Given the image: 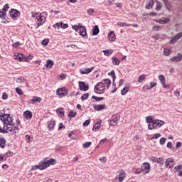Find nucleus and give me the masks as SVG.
<instances>
[{
	"instance_id": "nucleus-1",
	"label": "nucleus",
	"mask_w": 182,
	"mask_h": 182,
	"mask_svg": "<svg viewBox=\"0 0 182 182\" xmlns=\"http://www.w3.org/2000/svg\"><path fill=\"white\" fill-rule=\"evenodd\" d=\"M0 120H1V123L4 124L2 128L0 122V133L5 134L10 132L11 134H14V133L16 134L19 132V127L15 125V122H14L13 118L11 117V114H4L3 115H0Z\"/></svg>"
},
{
	"instance_id": "nucleus-2",
	"label": "nucleus",
	"mask_w": 182,
	"mask_h": 182,
	"mask_svg": "<svg viewBox=\"0 0 182 182\" xmlns=\"http://www.w3.org/2000/svg\"><path fill=\"white\" fill-rule=\"evenodd\" d=\"M33 18H36L35 21L38 28L43 25L46 22V18H48V13L43 12L42 14L35 13L32 14Z\"/></svg>"
},
{
	"instance_id": "nucleus-3",
	"label": "nucleus",
	"mask_w": 182,
	"mask_h": 182,
	"mask_svg": "<svg viewBox=\"0 0 182 182\" xmlns=\"http://www.w3.org/2000/svg\"><path fill=\"white\" fill-rule=\"evenodd\" d=\"M105 84L103 82H98L94 88V91L97 93V95H102L105 93Z\"/></svg>"
},
{
	"instance_id": "nucleus-4",
	"label": "nucleus",
	"mask_w": 182,
	"mask_h": 182,
	"mask_svg": "<svg viewBox=\"0 0 182 182\" xmlns=\"http://www.w3.org/2000/svg\"><path fill=\"white\" fill-rule=\"evenodd\" d=\"M68 90L65 87L57 89L56 94L59 97H65L68 95Z\"/></svg>"
},
{
	"instance_id": "nucleus-5",
	"label": "nucleus",
	"mask_w": 182,
	"mask_h": 182,
	"mask_svg": "<svg viewBox=\"0 0 182 182\" xmlns=\"http://www.w3.org/2000/svg\"><path fill=\"white\" fill-rule=\"evenodd\" d=\"M119 120H120V116L117 114L113 115L109 121V126H116Z\"/></svg>"
},
{
	"instance_id": "nucleus-6",
	"label": "nucleus",
	"mask_w": 182,
	"mask_h": 182,
	"mask_svg": "<svg viewBox=\"0 0 182 182\" xmlns=\"http://www.w3.org/2000/svg\"><path fill=\"white\" fill-rule=\"evenodd\" d=\"M141 171H144V173H145V174H149V173H150V164L147 163V162H144L142 164L141 166Z\"/></svg>"
},
{
	"instance_id": "nucleus-7",
	"label": "nucleus",
	"mask_w": 182,
	"mask_h": 182,
	"mask_svg": "<svg viewBox=\"0 0 182 182\" xmlns=\"http://www.w3.org/2000/svg\"><path fill=\"white\" fill-rule=\"evenodd\" d=\"M46 168L45 167V164L43 161H41L38 165H35L31 168V171H33L34 170H45Z\"/></svg>"
},
{
	"instance_id": "nucleus-8",
	"label": "nucleus",
	"mask_w": 182,
	"mask_h": 182,
	"mask_svg": "<svg viewBox=\"0 0 182 182\" xmlns=\"http://www.w3.org/2000/svg\"><path fill=\"white\" fill-rule=\"evenodd\" d=\"M180 38H182V32L178 33V34L175 35L173 37H171L169 43L171 45H174V43H176V42L180 39Z\"/></svg>"
},
{
	"instance_id": "nucleus-9",
	"label": "nucleus",
	"mask_w": 182,
	"mask_h": 182,
	"mask_svg": "<svg viewBox=\"0 0 182 182\" xmlns=\"http://www.w3.org/2000/svg\"><path fill=\"white\" fill-rule=\"evenodd\" d=\"M165 167H167V168H173V167H174V159L172 158L167 159L165 162Z\"/></svg>"
},
{
	"instance_id": "nucleus-10",
	"label": "nucleus",
	"mask_w": 182,
	"mask_h": 182,
	"mask_svg": "<svg viewBox=\"0 0 182 182\" xmlns=\"http://www.w3.org/2000/svg\"><path fill=\"white\" fill-rule=\"evenodd\" d=\"M79 87L80 90L82 92H86L87 90H89V85L85 83L83 81L79 82Z\"/></svg>"
},
{
	"instance_id": "nucleus-11",
	"label": "nucleus",
	"mask_w": 182,
	"mask_h": 182,
	"mask_svg": "<svg viewBox=\"0 0 182 182\" xmlns=\"http://www.w3.org/2000/svg\"><path fill=\"white\" fill-rule=\"evenodd\" d=\"M94 69L95 67H91L90 68H82L80 69V73H81V75H88V73L92 72Z\"/></svg>"
},
{
	"instance_id": "nucleus-12",
	"label": "nucleus",
	"mask_w": 182,
	"mask_h": 182,
	"mask_svg": "<svg viewBox=\"0 0 182 182\" xmlns=\"http://www.w3.org/2000/svg\"><path fill=\"white\" fill-rule=\"evenodd\" d=\"M19 14V11L15 9H11L9 11V16L10 18H12L13 19L18 17V15Z\"/></svg>"
},
{
	"instance_id": "nucleus-13",
	"label": "nucleus",
	"mask_w": 182,
	"mask_h": 182,
	"mask_svg": "<svg viewBox=\"0 0 182 182\" xmlns=\"http://www.w3.org/2000/svg\"><path fill=\"white\" fill-rule=\"evenodd\" d=\"M54 164H56V160L53 159H51L48 161H44V167H46V168H48L50 165L54 166Z\"/></svg>"
},
{
	"instance_id": "nucleus-14",
	"label": "nucleus",
	"mask_w": 182,
	"mask_h": 182,
	"mask_svg": "<svg viewBox=\"0 0 182 182\" xmlns=\"http://www.w3.org/2000/svg\"><path fill=\"white\" fill-rule=\"evenodd\" d=\"M155 86H157V82H151L150 86L145 85L142 87V89H143V90H151L153 89V87H154Z\"/></svg>"
},
{
	"instance_id": "nucleus-15",
	"label": "nucleus",
	"mask_w": 182,
	"mask_h": 182,
	"mask_svg": "<svg viewBox=\"0 0 182 182\" xmlns=\"http://www.w3.org/2000/svg\"><path fill=\"white\" fill-rule=\"evenodd\" d=\"M182 59V54L178 53L176 56L170 58L171 62H180Z\"/></svg>"
},
{
	"instance_id": "nucleus-16",
	"label": "nucleus",
	"mask_w": 182,
	"mask_h": 182,
	"mask_svg": "<svg viewBox=\"0 0 182 182\" xmlns=\"http://www.w3.org/2000/svg\"><path fill=\"white\" fill-rule=\"evenodd\" d=\"M80 31L79 33L80 35V36H83V38H85V36H87V33H86V27L83 26H80Z\"/></svg>"
},
{
	"instance_id": "nucleus-17",
	"label": "nucleus",
	"mask_w": 182,
	"mask_h": 182,
	"mask_svg": "<svg viewBox=\"0 0 182 182\" xmlns=\"http://www.w3.org/2000/svg\"><path fill=\"white\" fill-rule=\"evenodd\" d=\"M107 38L109 41H110L111 42H114L116 41V35H114V32H109L107 36Z\"/></svg>"
},
{
	"instance_id": "nucleus-18",
	"label": "nucleus",
	"mask_w": 182,
	"mask_h": 182,
	"mask_svg": "<svg viewBox=\"0 0 182 182\" xmlns=\"http://www.w3.org/2000/svg\"><path fill=\"white\" fill-rule=\"evenodd\" d=\"M162 1L168 11H170L171 8H173V6L171 5V2H170L168 0H162Z\"/></svg>"
},
{
	"instance_id": "nucleus-19",
	"label": "nucleus",
	"mask_w": 182,
	"mask_h": 182,
	"mask_svg": "<svg viewBox=\"0 0 182 182\" xmlns=\"http://www.w3.org/2000/svg\"><path fill=\"white\" fill-rule=\"evenodd\" d=\"M155 126L156 127V129H159V127H161V126H164V121L163 120H160V119H155Z\"/></svg>"
},
{
	"instance_id": "nucleus-20",
	"label": "nucleus",
	"mask_w": 182,
	"mask_h": 182,
	"mask_svg": "<svg viewBox=\"0 0 182 182\" xmlns=\"http://www.w3.org/2000/svg\"><path fill=\"white\" fill-rule=\"evenodd\" d=\"M129 84H126L124 88L121 90V95L122 96H125V95H127V92H129Z\"/></svg>"
},
{
	"instance_id": "nucleus-21",
	"label": "nucleus",
	"mask_w": 182,
	"mask_h": 182,
	"mask_svg": "<svg viewBox=\"0 0 182 182\" xmlns=\"http://www.w3.org/2000/svg\"><path fill=\"white\" fill-rule=\"evenodd\" d=\"M95 110H97V112H100V110H103V109H106V105H97L94 106Z\"/></svg>"
},
{
	"instance_id": "nucleus-22",
	"label": "nucleus",
	"mask_w": 182,
	"mask_h": 182,
	"mask_svg": "<svg viewBox=\"0 0 182 182\" xmlns=\"http://www.w3.org/2000/svg\"><path fill=\"white\" fill-rule=\"evenodd\" d=\"M42 100V98L38 97H33V99H31L29 102V103H31V105H35L36 102H38V103H41Z\"/></svg>"
},
{
	"instance_id": "nucleus-23",
	"label": "nucleus",
	"mask_w": 182,
	"mask_h": 182,
	"mask_svg": "<svg viewBox=\"0 0 182 182\" xmlns=\"http://www.w3.org/2000/svg\"><path fill=\"white\" fill-rule=\"evenodd\" d=\"M124 177H126V172L124 171H121L119 172V175L118 177L119 181L122 182L123 180H124Z\"/></svg>"
},
{
	"instance_id": "nucleus-24",
	"label": "nucleus",
	"mask_w": 182,
	"mask_h": 182,
	"mask_svg": "<svg viewBox=\"0 0 182 182\" xmlns=\"http://www.w3.org/2000/svg\"><path fill=\"white\" fill-rule=\"evenodd\" d=\"M102 125V122L97 121L96 124L93 126L92 131L97 132L99 129H100V126Z\"/></svg>"
},
{
	"instance_id": "nucleus-25",
	"label": "nucleus",
	"mask_w": 182,
	"mask_h": 182,
	"mask_svg": "<svg viewBox=\"0 0 182 182\" xmlns=\"http://www.w3.org/2000/svg\"><path fill=\"white\" fill-rule=\"evenodd\" d=\"M175 171H176L178 173L179 177H182V165L176 166L174 168Z\"/></svg>"
},
{
	"instance_id": "nucleus-26",
	"label": "nucleus",
	"mask_w": 182,
	"mask_h": 182,
	"mask_svg": "<svg viewBox=\"0 0 182 182\" xmlns=\"http://www.w3.org/2000/svg\"><path fill=\"white\" fill-rule=\"evenodd\" d=\"M112 65H114L115 66H119L120 65V59L116 58V57H112Z\"/></svg>"
},
{
	"instance_id": "nucleus-27",
	"label": "nucleus",
	"mask_w": 182,
	"mask_h": 182,
	"mask_svg": "<svg viewBox=\"0 0 182 182\" xmlns=\"http://www.w3.org/2000/svg\"><path fill=\"white\" fill-rule=\"evenodd\" d=\"M5 144H6V139H5V138H0L1 149H5Z\"/></svg>"
},
{
	"instance_id": "nucleus-28",
	"label": "nucleus",
	"mask_w": 182,
	"mask_h": 182,
	"mask_svg": "<svg viewBox=\"0 0 182 182\" xmlns=\"http://www.w3.org/2000/svg\"><path fill=\"white\" fill-rule=\"evenodd\" d=\"M154 5V1L153 0L148 1V5L146 6V9H151Z\"/></svg>"
},
{
	"instance_id": "nucleus-29",
	"label": "nucleus",
	"mask_w": 182,
	"mask_h": 182,
	"mask_svg": "<svg viewBox=\"0 0 182 182\" xmlns=\"http://www.w3.org/2000/svg\"><path fill=\"white\" fill-rule=\"evenodd\" d=\"M171 53V48H164V55L165 56H170Z\"/></svg>"
},
{
	"instance_id": "nucleus-30",
	"label": "nucleus",
	"mask_w": 182,
	"mask_h": 182,
	"mask_svg": "<svg viewBox=\"0 0 182 182\" xmlns=\"http://www.w3.org/2000/svg\"><path fill=\"white\" fill-rule=\"evenodd\" d=\"M53 63H54L52 61V60H47L46 66V68H49V69H52V68H53Z\"/></svg>"
},
{
	"instance_id": "nucleus-31",
	"label": "nucleus",
	"mask_w": 182,
	"mask_h": 182,
	"mask_svg": "<svg viewBox=\"0 0 182 182\" xmlns=\"http://www.w3.org/2000/svg\"><path fill=\"white\" fill-rule=\"evenodd\" d=\"M158 79L159 80L160 82L161 85H164L166 83V77L163 75H159L158 77Z\"/></svg>"
},
{
	"instance_id": "nucleus-32",
	"label": "nucleus",
	"mask_w": 182,
	"mask_h": 182,
	"mask_svg": "<svg viewBox=\"0 0 182 182\" xmlns=\"http://www.w3.org/2000/svg\"><path fill=\"white\" fill-rule=\"evenodd\" d=\"M57 114L60 117H63L65 116V112L63 111V108H59L56 110Z\"/></svg>"
},
{
	"instance_id": "nucleus-33",
	"label": "nucleus",
	"mask_w": 182,
	"mask_h": 182,
	"mask_svg": "<svg viewBox=\"0 0 182 182\" xmlns=\"http://www.w3.org/2000/svg\"><path fill=\"white\" fill-rule=\"evenodd\" d=\"M148 129L149 130H153V129H156V122L154 120L152 122L149 124Z\"/></svg>"
},
{
	"instance_id": "nucleus-34",
	"label": "nucleus",
	"mask_w": 182,
	"mask_h": 182,
	"mask_svg": "<svg viewBox=\"0 0 182 182\" xmlns=\"http://www.w3.org/2000/svg\"><path fill=\"white\" fill-rule=\"evenodd\" d=\"M24 117H26V119H32V112L28 110L24 112Z\"/></svg>"
},
{
	"instance_id": "nucleus-35",
	"label": "nucleus",
	"mask_w": 182,
	"mask_h": 182,
	"mask_svg": "<svg viewBox=\"0 0 182 182\" xmlns=\"http://www.w3.org/2000/svg\"><path fill=\"white\" fill-rule=\"evenodd\" d=\"M99 32H100L99 26H95L92 28V35L94 36L98 35Z\"/></svg>"
},
{
	"instance_id": "nucleus-36",
	"label": "nucleus",
	"mask_w": 182,
	"mask_h": 182,
	"mask_svg": "<svg viewBox=\"0 0 182 182\" xmlns=\"http://www.w3.org/2000/svg\"><path fill=\"white\" fill-rule=\"evenodd\" d=\"M16 83H18L19 85H22V83H23V82H25V77L23 76H21L20 77H18L16 80Z\"/></svg>"
},
{
	"instance_id": "nucleus-37",
	"label": "nucleus",
	"mask_w": 182,
	"mask_h": 182,
	"mask_svg": "<svg viewBox=\"0 0 182 182\" xmlns=\"http://www.w3.org/2000/svg\"><path fill=\"white\" fill-rule=\"evenodd\" d=\"M16 60H19V62H21V60L23 59V54L19 53L14 55Z\"/></svg>"
},
{
	"instance_id": "nucleus-38",
	"label": "nucleus",
	"mask_w": 182,
	"mask_h": 182,
	"mask_svg": "<svg viewBox=\"0 0 182 182\" xmlns=\"http://www.w3.org/2000/svg\"><path fill=\"white\" fill-rule=\"evenodd\" d=\"M104 83H105L104 86H106V87L109 89V87L110 86V85H112V81L110 80V79H105Z\"/></svg>"
},
{
	"instance_id": "nucleus-39",
	"label": "nucleus",
	"mask_w": 182,
	"mask_h": 182,
	"mask_svg": "<svg viewBox=\"0 0 182 182\" xmlns=\"http://www.w3.org/2000/svg\"><path fill=\"white\" fill-rule=\"evenodd\" d=\"M13 156H14V152L12 151L6 152L4 154V161H6V159H9V157H12Z\"/></svg>"
},
{
	"instance_id": "nucleus-40",
	"label": "nucleus",
	"mask_w": 182,
	"mask_h": 182,
	"mask_svg": "<svg viewBox=\"0 0 182 182\" xmlns=\"http://www.w3.org/2000/svg\"><path fill=\"white\" fill-rule=\"evenodd\" d=\"M92 99L95 100V102H102V100H105V97H96L95 95L92 96Z\"/></svg>"
},
{
	"instance_id": "nucleus-41",
	"label": "nucleus",
	"mask_w": 182,
	"mask_h": 182,
	"mask_svg": "<svg viewBox=\"0 0 182 182\" xmlns=\"http://www.w3.org/2000/svg\"><path fill=\"white\" fill-rule=\"evenodd\" d=\"M102 52L105 56H110L113 53V50H104Z\"/></svg>"
},
{
	"instance_id": "nucleus-42",
	"label": "nucleus",
	"mask_w": 182,
	"mask_h": 182,
	"mask_svg": "<svg viewBox=\"0 0 182 182\" xmlns=\"http://www.w3.org/2000/svg\"><path fill=\"white\" fill-rule=\"evenodd\" d=\"M6 15V11H5V9H2L0 11V18L1 19H5V16Z\"/></svg>"
},
{
	"instance_id": "nucleus-43",
	"label": "nucleus",
	"mask_w": 182,
	"mask_h": 182,
	"mask_svg": "<svg viewBox=\"0 0 182 182\" xmlns=\"http://www.w3.org/2000/svg\"><path fill=\"white\" fill-rule=\"evenodd\" d=\"M146 79V75H141L139 77H138V83H143V80H145Z\"/></svg>"
},
{
	"instance_id": "nucleus-44",
	"label": "nucleus",
	"mask_w": 182,
	"mask_h": 182,
	"mask_svg": "<svg viewBox=\"0 0 182 182\" xmlns=\"http://www.w3.org/2000/svg\"><path fill=\"white\" fill-rule=\"evenodd\" d=\"M169 21H170V19L166 18L164 20H159L156 22H159V23H160L161 25H164V23H168Z\"/></svg>"
},
{
	"instance_id": "nucleus-45",
	"label": "nucleus",
	"mask_w": 182,
	"mask_h": 182,
	"mask_svg": "<svg viewBox=\"0 0 182 182\" xmlns=\"http://www.w3.org/2000/svg\"><path fill=\"white\" fill-rule=\"evenodd\" d=\"M153 119H154V117L153 116H148L146 117V123H151L152 122H154V120H153Z\"/></svg>"
},
{
	"instance_id": "nucleus-46",
	"label": "nucleus",
	"mask_w": 182,
	"mask_h": 182,
	"mask_svg": "<svg viewBox=\"0 0 182 182\" xmlns=\"http://www.w3.org/2000/svg\"><path fill=\"white\" fill-rule=\"evenodd\" d=\"M90 146H92V142H90V141L85 142L82 144V147L84 149H87V148L90 147Z\"/></svg>"
},
{
	"instance_id": "nucleus-47",
	"label": "nucleus",
	"mask_w": 182,
	"mask_h": 182,
	"mask_svg": "<svg viewBox=\"0 0 182 182\" xmlns=\"http://www.w3.org/2000/svg\"><path fill=\"white\" fill-rule=\"evenodd\" d=\"M16 92L17 95H19L20 96H22V95H23V92L22 91V90L19 87H16Z\"/></svg>"
},
{
	"instance_id": "nucleus-48",
	"label": "nucleus",
	"mask_w": 182,
	"mask_h": 182,
	"mask_svg": "<svg viewBox=\"0 0 182 182\" xmlns=\"http://www.w3.org/2000/svg\"><path fill=\"white\" fill-rule=\"evenodd\" d=\"M109 76H111L114 82V79H116V75L114 74V70H112L110 73H108Z\"/></svg>"
},
{
	"instance_id": "nucleus-49",
	"label": "nucleus",
	"mask_w": 182,
	"mask_h": 182,
	"mask_svg": "<svg viewBox=\"0 0 182 182\" xmlns=\"http://www.w3.org/2000/svg\"><path fill=\"white\" fill-rule=\"evenodd\" d=\"M68 137H70V139H73V140H75V139H76V136L75 135V132H73V131L70 132L69 134H68Z\"/></svg>"
},
{
	"instance_id": "nucleus-50",
	"label": "nucleus",
	"mask_w": 182,
	"mask_h": 182,
	"mask_svg": "<svg viewBox=\"0 0 182 182\" xmlns=\"http://www.w3.org/2000/svg\"><path fill=\"white\" fill-rule=\"evenodd\" d=\"M72 28L74 29V31H75L76 32H79V29H80V25H73L72 26Z\"/></svg>"
},
{
	"instance_id": "nucleus-51",
	"label": "nucleus",
	"mask_w": 182,
	"mask_h": 182,
	"mask_svg": "<svg viewBox=\"0 0 182 182\" xmlns=\"http://www.w3.org/2000/svg\"><path fill=\"white\" fill-rule=\"evenodd\" d=\"M89 97V93H85L81 96V100H86Z\"/></svg>"
},
{
	"instance_id": "nucleus-52",
	"label": "nucleus",
	"mask_w": 182,
	"mask_h": 182,
	"mask_svg": "<svg viewBox=\"0 0 182 182\" xmlns=\"http://www.w3.org/2000/svg\"><path fill=\"white\" fill-rule=\"evenodd\" d=\"M159 137H161V134H155L153 137L151 139V140H154L156 139H159Z\"/></svg>"
},
{
	"instance_id": "nucleus-53",
	"label": "nucleus",
	"mask_w": 182,
	"mask_h": 182,
	"mask_svg": "<svg viewBox=\"0 0 182 182\" xmlns=\"http://www.w3.org/2000/svg\"><path fill=\"white\" fill-rule=\"evenodd\" d=\"M118 26H122V27H124V26H130V25L126 23H123V22H118L117 23Z\"/></svg>"
},
{
	"instance_id": "nucleus-54",
	"label": "nucleus",
	"mask_w": 182,
	"mask_h": 182,
	"mask_svg": "<svg viewBox=\"0 0 182 182\" xmlns=\"http://www.w3.org/2000/svg\"><path fill=\"white\" fill-rule=\"evenodd\" d=\"M76 116V112L70 111L68 114V117H75Z\"/></svg>"
},
{
	"instance_id": "nucleus-55",
	"label": "nucleus",
	"mask_w": 182,
	"mask_h": 182,
	"mask_svg": "<svg viewBox=\"0 0 182 182\" xmlns=\"http://www.w3.org/2000/svg\"><path fill=\"white\" fill-rule=\"evenodd\" d=\"M68 26L69 25H68V23L65 24L63 23H60V28H61L62 29H66Z\"/></svg>"
},
{
	"instance_id": "nucleus-56",
	"label": "nucleus",
	"mask_w": 182,
	"mask_h": 182,
	"mask_svg": "<svg viewBox=\"0 0 182 182\" xmlns=\"http://www.w3.org/2000/svg\"><path fill=\"white\" fill-rule=\"evenodd\" d=\"M41 43L43 46H46L48 43H49V39L47 38V39L43 40Z\"/></svg>"
},
{
	"instance_id": "nucleus-57",
	"label": "nucleus",
	"mask_w": 182,
	"mask_h": 182,
	"mask_svg": "<svg viewBox=\"0 0 182 182\" xmlns=\"http://www.w3.org/2000/svg\"><path fill=\"white\" fill-rule=\"evenodd\" d=\"M156 163H158V164H164V160L161 158H157Z\"/></svg>"
},
{
	"instance_id": "nucleus-58",
	"label": "nucleus",
	"mask_w": 182,
	"mask_h": 182,
	"mask_svg": "<svg viewBox=\"0 0 182 182\" xmlns=\"http://www.w3.org/2000/svg\"><path fill=\"white\" fill-rule=\"evenodd\" d=\"M90 124V119H87L85 122H83L82 126L86 127Z\"/></svg>"
},
{
	"instance_id": "nucleus-59",
	"label": "nucleus",
	"mask_w": 182,
	"mask_h": 182,
	"mask_svg": "<svg viewBox=\"0 0 182 182\" xmlns=\"http://www.w3.org/2000/svg\"><path fill=\"white\" fill-rule=\"evenodd\" d=\"M112 87H113V89H114V90H112V92H111V93H114V92H116V90H117V88L116 87V82H114V80H113V82H112Z\"/></svg>"
},
{
	"instance_id": "nucleus-60",
	"label": "nucleus",
	"mask_w": 182,
	"mask_h": 182,
	"mask_svg": "<svg viewBox=\"0 0 182 182\" xmlns=\"http://www.w3.org/2000/svg\"><path fill=\"white\" fill-rule=\"evenodd\" d=\"M166 139L164 137H162L160 139L159 143H160L161 146H163V144H164V143H166Z\"/></svg>"
},
{
	"instance_id": "nucleus-61",
	"label": "nucleus",
	"mask_w": 182,
	"mask_h": 182,
	"mask_svg": "<svg viewBox=\"0 0 182 182\" xmlns=\"http://www.w3.org/2000/svg\"><path fill=\"white\" fill-rule=\"evenodd\" d=\"M99 160H100V161H102V163H104V164L107 163V159L106 156L100 158Z\"/></svg>"
},
{
	"instance_id": "nucleus-62",
	"label": "nucleus",
	"mask_w": 182,
	"mask_h": 182,
	"mask_svg": "<svg viewBox=\"0 0 182 182\" xmlns=\"http://www.w3.org/2000/svg\"><path fill=\"white\" fill-rule=\"evenodd\" d=\"M49 130H51V129H53L55 127V122H50V124L48 126Z\"/></svg>"
},
{
	"instance_id": "nucleus-63",
	"label": "nucleus",
	"mask_w": 182,
	"mask_h": 182,
	"mask_svg": "<svg viewBox=\"0 0 182 182\" xmlns=\"http://www.w3.org/2000/svg\"><path fill=\"white\" fill-rule=\"evenodd\" d=\"M88 15H93L95 10L93 9H90L87 11Z\"/></svg>"
},
{
	"instance_id": "nucleus-64",
	"label": "nucleus",
	"mask_w": 182,
	"mask_h": 182,
	"mask_svg": "<svg viewBox=\"0 0 182 182\" xmlns=\"http://www.w3.org/2000/svg\"><path fill=\"white\" fill-rule=\"evenodd\" d=\"M154 39H155L156 41H159V39H160V35H159V34H155V35H154L153 36V37H152Z\"/></svg>"
}]
</instances>
